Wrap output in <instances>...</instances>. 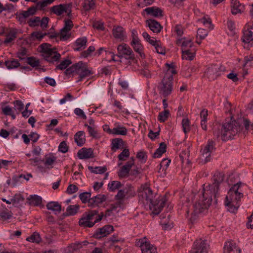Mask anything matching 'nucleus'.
Returning a JSON list of instances; mask_svg holds the SVG:
<instances>
[{"instance_id":"nucleus-18","label":"nucleus","mask_w":253,"mask_h":253,"mask_svg":"<svg viewBox=\"0 0 253 253\" xmlns=\"http://www.w3.org/2000/svg\"><path fill=\"white\" fill-rule=\"evenodd\" d=\"M204 76L210 81H213L219 76V67L217 65H211L207 68Z\"/></svg>"},{"instance_id":"nucleus-10","label":"nucleus","mask_w":253,"mask_h":253,"mask_svg":"<svg viewBox=\"0 0 253 253\" xmlns=\"http://www.w3.org/2000/svg\"><path fill=\"white\" fill-rule=\"evenodd\" d=\"M215 150V144L212 140H209L207 144L201 150L202 159L208 162L211 159V154Z\"/></svg>"},{"instance_id":"nucleus-16","label":"nucleus","mask_w":253,"mask_h":253,"mask_svg":"<svg viewBox=\"0 0 253 253\" xmlns=\"http://www.w3.org/2000/svg\"><path fill=\"white\" fill-rule=\"evenodd\" d=\"M134 165V158L131 157L130 159L123 166L118 172L120 178H124L128 176L132 167Z\"/></svg>"},{"instance_id":"nucleus-38","label":"nucleus","mask_w":253,"mask_h":253,"mask_svg":"<svg viewBox=\"0 0 253 253\" xmlns=\"http://www.w3.org/2000/svg\"><path fill=\"white\" fill-rule=\"evenodd\" d=\"M131 45L133 47L134 50L138 53L141 57H145V55L143 52V47L140 43V40L131 42Z\"/></svg>"},{"instance_id":"nucleus-31","label":"nucleus","mask_w":253,"mask_h":253,"mask_svg":"<svg viewBox=\"0 0 253 253\" xmlns=\"http://www.w3.org/2000/svg\"><path fill=\"white\" fill-rule=\"evenodd\" d=\"M126 198V197L124 193V190L123 189L119 190L115 196V198L117 201V206L120 208H123Z\"/></svg>"},{"instance_id":"nucleus-64","label":"nucleus","mask_w":253,"mask_h":253,"mask_svg":"<svg viewBox=\"0 0 253 253\" xmlns=\"http://www.w3.org/2000/svg\"><path fill=\"white\" fill-rule=\"evenodd\" d=\"M243 122L246 129L253 134V123L251 124V122L247 119H244Z\"/></svg>"},{"instance_id":"nucleus-12","label":"nucleus","mask_w":253,"mask_h":253,"mask_svg":"<svg viewBox=\"0 0 253 253\" xmlns=\"http://www.w3.org/2000/svg\"><path fill=\"white\" fill-rule=\"evenodd\" d=\"M117 49L119 54L126 56V58L132 60L133 63L137 62L132 49L128 45L125 43L121 44L118 46Z\"/></svg>"},{"instance_id":"nucleus-59","label":"nucleus","mask_w":253,"mask_h":253,"mask_svg":"<svg viewBox=\"0 0 253 253\" xmlns=\"http://www.w3.org/2000/svg\"><path fill=\"white\" fill-rule=\"evenodd\" d=\"M46 35V34H43L40 32H34L31 34V38L32 41H35L36 40H41Z\"/></svg>"},{"instance_id":"nucleus-39","label":"nucleus","mask_w":253,"mask_h":253,"mask_svg":"<svg viewBox=\"0 0 253 253\" xmlns=\"http://www.w3.org/2000/svg\"><path fill=\"white\" fill-rule=\"evenodd\" d=\"M126 198L133 197L136 195V192L133 186L130 184H126L123 189Z\"/></svg>"},{"instance_id":"nucleus-53","label":"nucleus","mask_w":253,"mask_h":253,"mask_svg":"<svg viewBox=\"0 0 253 253\" xmlns=\"http://www.w3.org/2000/svg\"><path fill=\"white\" fill-rule=\"evenodd\" d=\"M72 63L70 59H65L62 61L60 64L56 66L55 70H62L67 68Z\"/></svg>"},{"instance_id":"nucleus-29","label":"nucleus","mask_w":253,"mask_h":253,"mask_svg":"<svg viewBox=\"0 0 253 253\" xmlns=\"http://www.w3.org/2000/svg\"><path fill=\"white\" fill-rule=\"evenodd\" d=\"M87 42V38L85 37L78 39L74 43V49L75 51H80L85 48Z\"/></svg>"},{"instance_id":"nucleus-23","label":"nucleus","mask_w":253,"mask_h":253,"mask_svg":"<svg viewBox=\"0 0 253 253\" xmlns=\"http://www.w3.org/2000/svg\"><path fill=\"white\" fill-rule=\"evenodd\" d=\"M242 39L246 43L253 42V26L248 25L245 27Z\"/></svg>"},{"instance_id":"nucleus-36","label":"nucleus","mask_w":253,"mask_h":253,"mask_svg":"<svg viewBox=\"0 0 253 253\" xmlns=\"http://www.w3.org/2000/svg\"><path fill=\"white\" fill-rule=\"evenodd\" d=\"M82 6V10L85 11L93 9L95 7V0H84Z\"/></svg>"},{"instance_id":"nucleus-62","label":"nucleus","mask_w":253,"mask_h":253,"mask_svg":"<svg viewBox=\"0 0 253 253\" xmlns=\"http://www.w3.org/2000/svg\"><path fill=\"white\" fill-rule=\"evenodd\" d=\"M91 194L88 192H84L81 193L79 195V198L82 203H86L87 202L88 203L89 200L90 199Z\"/></svg>"},{"instance_id":"nucleus-61","label":"nucleus","mask_w":253,"mask_h":253,"mask_svg":"<svg viewBox=\"0 0 253 253\" xmlns=\"http://www.w3.org/2000/svg\"><path fill=\"white\" fill-rule=\"evenodd\" d=\"M208 34V31L207 30L202 28H199L197 30V38L198 39V38L199 37L200 40H203L206 38Z\"/></svg>"},{"instance_id":"nucleus-63","label":"nucleus","mask_w":253,"mask_h":253,"mask_svg":"<svg viewBox=\"0 0 253 253\" xmlns=\"http://www.w3.org/2000/svg\"><path fill=\"white\" fill-rule=\"evenodd\" d=\"M95 51V47L93 46H90L87 50L81 53V56L83 57L86 58L89 56L91 53Z\"/></svg>"},{"instance_id":"nucleus-54","label":"nucleus","mask_w":253,"mask_h":253,"mask_svg":"<svg viewBox=\"0 0 253 253\" xmlns=\"http://www.w3.org/2000/svg\"><path fill=\"white\" fill-rule=\"evenodd\" d=\"M169 115V111L168 109H165L159 113L158 119L160 122H165L168 119Z\"/></svg>"},{"instance_id":"nucleus-57","label":"nucleus","mask_w":253,"mask_h":253,"mask_svg":"<svg viewBox=\"0 0 253 253\" xmlns=\"http://www.w3.org/2000/svg\"><path fill=\"white\" fill-rule=\"evenodd\" d=\"M200 21L209 30H212L213 29V25L211 24V21L209 17L204 16L203 18L200 20Z\"/></svg>"},{"instance_id":"nucleus-46","label":"nucleus","mask_w":253,"mask_h":253,"mask_svg":"<svg viewBox=\"0 0 253 253\" xmlns=\"http://www.w3.org/2000/svg\"><path fill=\"white\" fill-rule=\"evenodd\" d=\"M152 45L155 47L156 51L158 53L161 54H165V49L164 47L163 46L162 42H161L160 41H155L154 43H153V44H152Z\"/></svg>"},{"instance_id":"nucleus-26","label":"nucleus","mask_w":253,"mask_h":253,"mask_svg":"<svg viewBox=\"0 0 253 253\" xmlns=\"http://www.w3.org/2000/svg\"><path fill=\"white\" fill-rule=\"evenodd\" d=\"M78 157L80 159H87L94 157L91 148H83L78 152Z\"/></svg>"},{"instance_id":"nucleus-14","label":"nucleus","mask_w":253,"mask_h":253,"mask_svg":"<svg viewBox=\"0 0 253 253\" xmlns=\"http://www.w3.org/2000/svg\"><path fill=\"white\" fill-rule=\"evenodd\" d=\"M208 245L205 240L201 239L196 240L191 253H207Z\"/></svg>"},{"instance_id":"nucleus-43","label":"nucleus","mask_w":253,"mask_h":253,"mask_svg":"<svg viewBox=\"0 0 253 253\" xmlns=\"http://www.w3.org/2000/svg\"><path fill=\"white\" fill-rule=\"evenodd\" d=\"M167 146L164 142H162L160 144L159 147L156 150L153 154L154 158H159L162 154L166 152Z\"/></svg>"},{"instance_id":"nucleus-44","label":"nucleus","mask_w":253,"mask_h":253,"mask_svg":"<svg viewBox=\"0 0 253 253\" xmlns=\"http://www.w3.org/2000/svg\"><path fill=\"white\" fill-rule=\"evenodd\" d=\"M123 144V141L122 139L116 138L112 141L111 149L113 151L115 152L117 150L121 149Z\"/></svg>"},{"instance_id":"nucleus-4","label":"nucleus","mask_w":253,"mask_h":253,"mask_svg":"<svg viewBox=\"0 0 253 253\" xmlns=\"http://www.w3.org/2000/svg\"><path fill=\"white\" fill-rule=\"evenodd\" d=\"M241 130V126L235 120L225 122L222 126L221 132H214V135L217 138L220 137L222 141L231 139Z\"/></svg>"},{"instance_id":"nucleus-60","label":"nucleus","mask_w":253,"mask_h":253,"mask_svg":"<svg viewBox=\"0 0 253 253\" xmlns=\"http://www.w3.org/2000/svg\"><path fill=\"white\" fill-rule=\"evenodd\" d=\"M14 105V110L17 111V114H19L24 109V104L20 100H15L13 102Z\"/></svg>"},{"instance_id":"nucleus-13","label":"nucleus","mask_w":253,"mask_h":253,"mask_svg":"<svg viewBox=\"0 0 253 253\" xmlns=\"http://www.w3.org/2000/svg\"><path fill=\"white\" fill-rule=\"evenodd\" d=\"M50 11L58 16L61 15L63 13H66L69 17L71 15L72 11L70 5L67 4L54 5L51 7Z\"/></svg>"},{"instance_id":"nucleus-9","label":"nucleus","mask_w":253,"mask_h":253,"mask_svg":"<svg viewBox=\"0 0 253 253\" xmlns=\"http://www.w3.org/2000/svg\"><path fill=\"white\" fill-rule=\"evenodd\" d=\"M139 201L144 204L151 203L154 197V194L151 188L147 185H142L138 191Z\"/></svg>"},{"instance_id":"nucleus-30","label":"nucleus","mask_w":253,"mask_h":253,"mask_svg":"<svg viewBox=\"0 0 253 253\" xmlns=\"http://www.w3.org/2000/svg\"><path fill=\"white\" fill-rule=\"evenodd\" d=\"M196 50L195 48L182 50V58L191 61L195 56Z\"/></svg>"},{"instance_id":"nucleus-37","label":"nucleus","mask_w":253,"mask_h":253,"mask_svg":"<svg viewBox=\"0 0 253 253\" xmlns=\"http://www.w3.org/2000/svg\"><path fill=\"white\" fill-rule=\"evenodd\" d=\"M12 212L7 209L0 210V220L2 221H5L12 218Z\"/></svg>"},{"instance_id":"nucleus-33","label":"nucleus","mask_w":253,"mask_h":253,"mask_svg":"<svg viewBox=\"0 0 253 253\" xmlns=\"http://www.w3.org/2000/svg\"><path fill=\"white\" fill-rule=\"evenodd\" d=\"M1 109L2 114L6 116H10L13 119H15L16 116L14 114L13 110L9 105H7L6 103H2L1 104Z\"/></svg>"},{"instance_id":"nucleus-34","label":"nucleus","mask_w":253,"mask_h":253,"mask_svg":"<svg viewBox=\"0 0 253 253\" xmlns=\"http://www.w3.org/2000/svg\"><path fill=\"white\" fill-rule=\"evenodd\" d=\"M144 11L146 12L147 14L154 17H158L162 15V10L156 7H149L145 8Z\"/></svg>"},{"instance_id":"nucleus-22","label":"nucleus","mask_w":253,"mask_h":253,"mask_svg":"<svg viewBox=\"0 0 253 253\" xmlns=\"http://www.w3.org/2000/svg\"><path fill=\"white\" fill-rule=\"evenodd\" d=\"M231 13L233 15L242 13L245 10V5L239 0H232L231 3Z\"/></svg>"},{"instance_id":"nucleus-21","label":"nucleus","mask_w":253,"mask_h":253,"mask_svg":"<svg viewBox=\"0 0 253 253\" xmlns=\"http://www.w3.org/2000/svg\"><path fill=\"white\" fill-rule=\"evenodd\" d=\"M223 253H241V251L235 242L228 241L224 245Z\"/></svg>"},{"instance_id":"nucleus-55","label":"nucleus","mask_w":253,"mask_h":253,"mask_svg":"<svg viewBox=\"0 0 253 253\" xmlns=\"http://www.w3.org/2000/svg\"><path fill=\"white\" fill-rule=\"evenodd\" d=\"M56 160V157L54 155L49 154L46 155L45 158V166H51L53 165Z\"/></svg>"},{"instance_id":"nucleus-27","label":"nucleus","mask_w":253,"mask_h":253,"mask_svg":"<svg viewBox=\"0 0 253 253\" xmlns=\"http://www.w3.org/2000/svg\"><path fill=\"white\" fill-rule=\"evenodd\" d=\"M176 44L181 46L182 50L194 48L193 43L191 39L186 38L178 39L176 41Z\"/></svg>"},{"instance_id":"nucleus-35","label":"nucleus","mask_w":253,"mask_h":253,"mask_svg":"<svg viewBox=\"0 0 253 253\" xmlns=\"http://www.w3.org/2000/svg\"><path fill=\"white\" fill-rule=\"evenodd\" d=\"M46 208L48 210H50L55 212L59 213L61 211V206L56 202H50L46 205Z\"/></svg>"},{"instance_id":"nucleus-8","label":"nucleus","mask_w":253,"mask_h":253,"mask_svg":"<svg viewBox=\"0 0 253 253\" xmlns=\"http://www.w3.org/2000/svg\"><path fill=\"white\" fill-rule=\"evenodd\" d=\"M73 27V22L70 20H65L63 28L61 29L60 33H55L49 36L50 38H59L61 41H66L71 36V30Z\"/></svg>"},{"instance_id":"nucleus-45","label":"nucleus","mask_w":253,"mask_h":253,"mask_svg":"<svg viewBox=\"0 0 253 253\" xmlns=\"http://www.w3.org/2000/svg\"><path fill=\"white\" fill-rule=\"evenodd\" d=\"M122 184L120 181H112L108 184V189L110 191L115 192L122 187Z\"/></svg>"},{"instance_id":"nucleus-20","label":"nucleus","mask_w":253,"mask_h":253,"mask_svg":"<svg viewBox=\"0 0 253 253\" xmlns=\"http://www.w3.org/2000/svg\"><path fill=\"white\" fill-rule=\"evenodd\" d=\"M113 231V226L107 225L97 230L94 235L96 238L100 239L111 234Z\"/></svg>"},{"instance_id":"nucleus-5","label":"nucleus","mask_w":253,"mask_h":253,"mask_svg":"<svg viewBox=\"0 0 253 253\" xmlns=\"http://www.w3.org/2000/svg\"><path fill=\"white\" fill-rule=\"evenodd\" d=\"M65 73L66 75L71 74L73 75H78L80 78L78 81H81L83 79L92 75L93 72L91 68L87 67L86 63L83 62H79L67 69Z\"/></svg>"},{"instance_id":"nucleus-15","label":"nucleus","mask_w":253,"mask_h":253,"mask_svg":"<svg viewBox=\"0 0 253 253\" xmlns=\"http://www.w3.org/2000/svg\"><path fill=\"white\" fill-rule=\"evenodd\" d=\"M139 243L142 253H158L156 247L147 241L145 238L140 239Z\"/></svg>"},{"instance_id":"nucleus-24","label":"nucleus","mask_w":253,"mask_h":253,"mask_svg":"<svg viewBox=\"0 0 253 253\" xmlns=\"http://www.w3.org/2000/svg\"><path fill=\"white\" fill-rule=\"evenodd\" d=\"M146 23L150 29L155 33H159L163 28L160 23L155 20L148 19L146 21Z\"/></svg>"},{"instance_id":"nucleus-25","label":"nucleus","mask_w":253,"mask_h":253,"mask_svg":"<svg viewBox=\"0 0 253 253\" xmlns=\"http://www.w3.org/2000/svg\"><path fill=\"white\" fill-rule=\"evenodd\" d=\"M106 200V197L104 195L99 194L90 198L88 201V207L95 208Z\"/></svg>"},{"instance_id":"nucleus-1","label":"nucleus","mask_w":253,"mask_h":253,"mask_svg":"<svg viewBox=\"0 0 253 253\" xmlns=\"http://www.w3.org/2000/svg\"><path fill=\"white\" fill-rule=\"evenodd\" d=\"M223 174L219 172L213 175L212 183L208 185L204 184L199 199L193 205V211L191 213L190 221L194 223L197 221L199 215L206 212L211 206L213 200L217 203V198L219 196V185L223 180Z\"/></svg>"},{"instance_id":"nucleus-6","label":"nucleus","mask_w":253,"mask_h":253,"mask_svg":"<svg viewBox=\"0 0 253 253\" xmlns=\"http://www.w3.org/2000/svg\"><path fill=\"white\" fill-rule=\"evenodd\" d=\"M103 216L104 214L102 212L98 214L96 210L89 211L83 214L79 223L83 227H91L95 223L100 221Z\"/></svg>"},{"instance_id":"nucleus-19","label":"nucleus","mask_w":253,"mask_h":253,"mask_svg":"<svg viewBox=\"0 0 253 253\" xmlns=\"http://www.w3.org/2000/svg\"><path fill=\"white\" fill-rule=\"evenodd\" d=\"M3 33L5 34L4 43H9L16 38L18 30L15 28H3Z\"/></svg>"},{"instance_id":"nucleus-47","label":"nucleus","mask_w":253,"mask_h":253,"mask_svg":"<svg viewBox=\"0 0 253 253\" xmlns=\"http://www.w3.org/2000/svg\"><path fill=\"white\" fill-rule=\"evenodd\" d=\"M5 65L9 69H12L18 67L20 63L17 60L12 59L5 62Z\"/></svg>"},{"instance_id":"nucleus-2","label":"nucleus","mask_w":253,"mask_h":253,"mask_svg":"<svg viewBox=\"0 0 253 253\" xmlns=\"http://www.w3.org/2000/svg\"><path fill=\"white\" fill-rule=\"evenodd\" d=\"M176 74L175 67L173 63L165 64L164 77L158 86L161 95L166 97L171 93L173 89V75Z\"/></svg>"},{"instance_id":"nucleus-56","label":"nucleus","mask_w":253,"mask_h":253,"mask_svg":"<svg viewBox=\"0 0 253 253\" xmlns=\"http://www.w3.org/2000/svg\"><path fill=\"white\" fill-rule=\"evenodd\" d=\"M26 240L32 243H38L41 241V238L39 234L37 232H34L30 237L27 238Z\"/></svg>"},{"instance_id":"nucleus-48","label":"nucleus","mask_w":253,"mask_h":253,"mask_svg":"<svg viewBox=\"0 0 253 253\" xmlns=\"http://www.w3.org/2000/svg\"><path fill=\"white\" fill-rule=\"evenodd\" d=\"M36 8L35 6H31L29 7L27 10L23 11L21 14L24 18H28L31 16H33L37 11Z\"/></svg>"},{"instance_id":"nucleus-3","label":"nucleus","mask_w":253,"mask_h":253,"mask_svg":"<svg viewBox=\"0 0 253 253\" xmlns=\"http://www.w3.org/2000/svg\"><path fill=\"white\" fill-rule=\"evenodd\" d=\"M241 183L234 184L229 190L226 198L225 205L227 210L231 212H236L239 207V202L243 197V194L240 190Z\"/></svg>"},{"instance_id":"nucleus-11","label":"nucleus","mask_w":253,"mask_h":253,"mask_svg":"<svg viewBox=\"0 0 253 253\" xmlns=\"http://www.w3.org/2000/svg\"><path fill=\"white\" fill-rule=\"evenodd\" d=\"M166 201V198L163 196L159 197L156 201H154L153 200L151 203H149L150 209L153 213L158 214L165 205Z\"/></svg>"},{"instance_id":"nucleus-41","label":"nucleus","mask_w":253,"mask_h":253,"mask_svg":"<svg viewBox=\"0 0 253 253\" xmlns=\"http://www.w3.org/2000/svg\"><path fill=\"white\" fill-rule=\"evenodd\" d=\"M55 0H42V1H38L35 6L37 10H43L48 5L52 3Z\"/></svg>"},{"instance_id":"nucleus-49","label":"nucleus","mask_w":253,"mask_h":253,"mask_svg":"<svg viewBox=\"0 0 253 253\" xmlns=\"http://www.w3.org/2000/svg\"><path fill=\"white\" fill-rule=\"evenodd\" d=\"M88 169L91 172L96 174H102L104 173L107 170V168L105 166L96 167L88 166Z\"/></svg>"},{"instance_id":"nucleus-58","label":"nucleus","mask_w":253,"mask_h":253,"mask_svg":"<svg viewBox=\"0 0 253 253\" xmlns=\"http://www.w3.org/2000/svg\"><path fill=\"white\" fill-rule=\"evenodd\" d=\"M40 17H35L34 18H31L27 22L28 25L31 27L38 26L40 25Z\"/></svg>"},{"instance_id":"nucleus-52","label":"nucleus","mask_w":253,"mask_h":253,"mask_svg":"<svg viewBox=\"0 0 253 253\" xmlns=\"http://www.w3.org/2000/svg\"><path fill=\"white\" fill-rule=\"evenodd\" d=\"M79 206L78 205H70L66 210L67 214L68 215H73L77 213L79 209Z\"/></svg>"},{"instance_id":"nucleus-17","label":"nucleus","mask_w":253,"mask_h":253,"mask_svg":"<svg viewBox=\"0 0 253 253\" xmlns=\"http://www.w3.org/2000/svg\"><path fill=\"white\" fill-rule=\"evenodd\" d=\"M113 37L119 42L126 40L127 38L125 29L120 26H114L112 29Z\"/></svg>"},{"instance_id":"nucleus-42","label":"nucleus","mask_w":253,"mask_h":253,"mask_svg":"<svg viewBox=\"0 0 253 253\" xmlns=\"http://www.w3.org/2000/svg\"><path fill=\"white\" fill-rule=\"evenodd\" d=\"M130 155V152L128 149L125 148L123 151L118 156L119 159L118 166H120L122 164L121 161H126Z\"/></svg>"},{"instance_id":"nucleus-50","label":"nucleus","mask_w":253,"mask_h":253,"mask_svg":"<svg viewBox=\"0 0 253 253\" xmlns=\"http://www.w3.org/2000/svg\"><path fill=\"white\" fill-rule=\"evenodd\" d=\"M84 126L87 127V131L90 136L93 138H97L99 136L96 126H88L87 124H85Z\"/></svg>"},{"instance_id":"nucleus-7","label":"nucleus","mask_w":253,"mask_h":253,"mask_svg":"<svg viewBox=\"0 0 253 253\" xmlns=\"http://www.w3.org/2000/svg\"><path fill=\"white\" fill-rule=\"evenodd\" d=\"M41 52L43 58L49 63H54L58 61L61 55L56 49L52 48L51 45L47 43H43L40 46Z\"/></svg>"},{"instance_id":"nucleus-40","label":"nucleus","mask_w":253,"mask_h":253,"mask_svg":"<svg viewBox=\"0 0 253 253\" xmlns=\"http://www.w3.org/2000/svg\"><path fill=\"white\" fill-rule=\"evenodd\" d=\"M27 200L31 205L38 206L42 203V198L37 195H30Z\"/></svg>"},{"instance_id":"nucleus-32","label":"nucleus","mask_w":253,"mask_h":253,"mask_svg":"<svg viewBox=\"0 0 253 253\" xmlns=\"http://www.w3.org/2000/svg\"><path fill=\"white\" fill-rule=\"evenodd\" d=\"M74 140L78 146H82L86 141L85 132L84 131L77 132L74 135Z\"/></svg>"},{"instance_id":"nucleus-51","label":"nucleus","mask_w":253,"mask_h":253,"mask_svg":"<svg viewBox=\"0 0 253 253\" xmlns=\"http://www.w3.org/2000/svg\"><path fill=\"white\" fill-rule=\"evenodd\" d=\"M182 129L185 134L187 133L190 130V121L188 118H184L181 122Z\"/></svg>"},{"instance_id":"nucleus-28","label":"nucleus","mask_w":253,"mask_h":253,"mask_svg":"<svg viewBox=\"0 0 253 253\" xmlns=\"http://www.w3.org/2000/svg\"><path fill=\"white\" fill-rule=\"evenodd\" d=\"M107 132L114 135H126L127 134V129L125 126L118 125L113 129L108 128Z\"/></svg>"}]
</instances>
